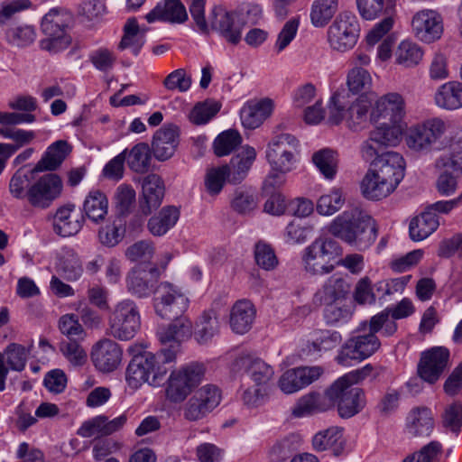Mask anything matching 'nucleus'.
<instances>
[{"label": "nucleus", "instance_id": "f257e3e1", "mask_svg": "<svg viewBox=\"0 0 462 462\" xmlns=\"http://www.w3.org/2000/svg\"><path fill=\"white\" fill-rule=\"evenodd\" d=\"M404 176V160L395 152H385L370 165L361 182L365 198L379 200L394 191Z\"/></svg>", "mask_w": 462, "mask_h": 462}, {"label": "nucleus", "instance_id": "f03ea898", "mask_svg": "<svg viewBox=\"0 0 462 462\" xmlns=\"http://www.w3.org/2000/svg\"><path fill=\"white\" fill-rule=\"evenodd\" d=\"M328 232L358 249L368 248L377 237L375 221L357 208L345 210L334 218Z\"/></svg>", "mask_w": 462, "mask_h": 462}, {"label": "nucleus", "instance_id": "7ed1b4c3", "mask_svg": "<svg viewBox=\"0 0 462 462\" xmlns=\"http://www.w3.org/2000/svg\"><path fill=\"white\" fill-rule=\"evenodd\" d=\"M449 127V122L440 117L425 119L407 128L403 135L405 144L410 151L418 154L442 151L450 143L445 137Z\"/></svg>", "mask_w": 462, "mask_h": 462}, {"label": "nucleus", "instance_id": "20e7f679", "mask_svg": "<svg viewBox=\"0 0 462 462\" xmlns=\"http://www.w3.org/2000/svg\"><path fill=\"white\" fill-rule=\"evenodd\" d=\"M370 108L371 101L365 97L353 99L346 88H341L330 97L328 121L333 125L345 121L348 128L357 131L367 122Z\"/></svg>", "mask_w": 462, "mask_h": 462}, {"label": "nucleus", "instance_id": "39448f33", "mask_svg": "<svg viewBox=\"0 0 462 462\" xmlns=\"http://www.w3.org/2000/svg\"><path fill=\"white\" fill-rule=\"evenodd\" d=\"M343 254L339 243L328 236H319L302 252V264L306 273L311 275H326L335 270L332 263Z\"/></svg>", "mask_w": 462, "mask_h": 462}, {"label": "nucleus", "instance_id": "423d86ee", "mask_svg": "<svg viewBox=\"0 0 462 462\" xmlns=\"http://www.w3.org/2000/svg\"><path fill=\"white\" fill-rule=\"evenodd\" d=\"M206 366L201 363H190L171 372L165 386V397L172 403H180L201 383Z\"/></svg>", "mask_w": 462, "mask_h": 462}, {"label": "nucleus", "instance_id": "0eeeda50", "mask_svg": "<svg viewBox=\"0 0 462 462\" xmlns=\"http://www.w3.org/2000/svg\"><path fill=\"white\" fill-rule=\"evenodd\" d=\"M70 15L58 10L47 13L41 23L44 38L40 42L42 50L51 53H57L67 49L71 43V37L68 32Z\"/></svg>", "mask_w": 462, "mask_h": 462}, {"label": "nucleus", "instance_id": "6e6552de", "mask_svg": "<svg viewBox=\"0 0 462 462\" xmlns=\"http://www.w3.org/2000/svg\"><path fill=\"white\" fill-rule=\"evenodd\" d=\"M300 142L291 134L273 136L267 144L265 156L273 171L287 173L297 162Z\"/></svg>", "mask_w": 462, "mask_h": 462}, {"label": "nucleus", "instance_id": "1a4fd4ad", "mask_svg": "<svg viewBox=\"0 0 462 462\" xmlns=\"http://www.w3.org/2000/svg\"><path fill=\"white\" fill-rule=\"evenodd\" d=\"M380 346L381 343L370 326L364 323L346 341L336 359L342 365H349L351 360L362 361L371 356Z\"/></svg>", "mask_w": 462, "mask_h": 462}, {"label": "nucleus", "instance_id": "9d476101", "mask_svg": "<svg viewBox=\"0 0 462 462\" xmlns=\"http://www.w3.org/2000/svg\"><path fill=\"white\" fill-rule=\"evenodd\" d=\"M141 327V315L137 304L125 299L117 302L109 316L110 335L119 340L132 339Z\"/></svg>", "mask_w": 462, "mask_h": 462}, {"label": "nucleus", "instance_id": "9b49d317", "mask_svg": "<svg viewBox=\"0 0 462 462\" xmlns=\"http://www.w3.org/2000/svg\"><path fill=\"white\" fill-rule=\"evenodd\" d=\"M359 32L356 15L349 12H342L328 26L327 42L333 51L346 52L356 44Z\"/></svg>", "mask_w": 462, "mask_h": 462}, {"label": "nucleus", "instance_id": "f8f14e48", "mask_svg": "<svg viewBox=\"0 0 462 462\" xmlns=\"http://www.w3.org/2000/svg\"><path fill=\"white\" fill-rule=\"evenodd\" d=\"M153 304L157 315L162 319H171L188 309L189 300L176 286L164 282L154 291Z\"/></svg>", "mask_w": 462, "mask_h": 462}, {"label": "nucleus", "instance_id": "ddd939ff", "mask_svg": "<svg viewBox=\"0 0 462 462\" xmlns=\"http://www.w3.org/2000/svg\"><path fill=\"white\" fill-rule=\"evenodd\" d=\"M63 183L59 175L47 173L32 181L28 204L32 208L45 209L62 192Z\"/></svg>", "mask_w": 462, "mask_h": 462}, {"label": "nucleus", "instance_id": "4468645a", "mask_svg": "<svg viewBox=\"0 0 462 462\" xmlns=\"http://www.w3.org/2000/svg\"><path fill=\"white\" fill-rule=\"evenodd\" d=\"M449 351L443 346H436L423 352L418 365V374L429 383H436L448 366Z\"/></svg>", "mask_w": 462, "mask_h": 462}, {"label": "nucleus", "instance_id": "2eb2a0df", "mask_svg": "<svg viewBox=\"0 0 462 462\" xmlns=\"http://www.w3.org/2000/svg\"><path fill=\"white\" fill-rule=\"evenodd\" d=\"M411 29L419 40L430 43L441 37L443 32L442 17L435 10H420L412 17Z\"/></svg>", "mask_w": 462, "mask_h": 462}, {"label": "nucleus", "instance_id": "dca6fc26", "mask_svg": "<svg viewBox=\"0 0 462 462\" xmlns=\"http://www.w3.org/2000/svg\"><path fill=\"white\" fill-rule=\"evenodd\" d=\"M341 342L342 336L338 331L315 329L309 335V338L301 346L300 353L306 358L317 359L324 352L337 348Z\"/></svg>", "mask_w": 462, "mask_h": 462}, {"label": "nucleus", "instance_id": "f3484780", "mask_svg": "<svg viewBox=\"0 0 462 462\" xmlns=\"http://www.w3.org/2000/svg\"><path fill=\"white\" fill-rule=\"evenodd\" d=\"M337 404L341 418L348 419L360 412L365 404V394L361 388L349 387L341 383L335 387V396L331 399V409Z\"/></svg>", "mask_w": 462, "mask_h": 462}, {"label": "nucleus", "instance_id": "a211bd4d", "mask_svg": "<svg viewBox=\"0 0 462 462\" xmlns=\"http://www.w3.org/2000/svg\"><path fill=\"white\" fill-rule=\"evenodd\" d=\"M210 28L216 31L226 42L236 45L242 39L243 26L236 22V13L228 12L221 6H215L210 13Z\"/></svg>", "mask_w": 462, "mask_h": 462}, {"label": "nucleus", "instance_id": "6ab92c4d", "mask_svg": "<svg viewBox=\"0 0 462 462\" xmlns=\"http://www.w3.org/2000/svg\"><path fill=\"white\" fill-rule=\"evenodd\" d=\"M128 420L125 413L112 420L106 415H97L84 421L77 433L83 438L106 437L120 431Z\"/></svg>", "mask_w": 462, "mask_h": 462}, {"label": "nucleus", "instance_id": "aec40b11", "mask_svg": "<svg viewBox=\"0 0 462 462\" xmlns=\"http://www.w3.org/2000/svg\"><path fill=\"white\" fill-rule=\"evenodd\" d=\"M405 115V101L402 95L396 92L387 93L380 97L370 113V121L378 122L380 119H389L398 123Z\"/></svg>", "mask_w": 462, "mask_h": 462}, {"label": "nucleus", "instance_id": "412c9836", "mask_svg": "<svg viewBox=\"0 0 462 462\" xmlns=\"http://www.w3.org/2000/svg\"><path fill=\"white\" fill-rule=\"evenodd\" d=\"M122 356L120 346L111 339L98 341L91 352L95 367L103 373L115 371L121 364Z\"/></svg>", "mask_w": 462, "mask_h": 462}, {"label": "nucleus", "instance_id": "4be33fe9", "mask_svg": "<svg viewBox=\"0 0 462 462\" xmlns=\"http://www.w3.org/2000/svg\"><path fill=\"white\" fill-rule=\"evenodd\" d=\"M234 369L244 370L256 386L266 388L274 374L268 364L247 353H242L236 358Z\"/></svg>", "mask_w": 462, "mask_h": 462}, {"label": "nucleus", "instance_id": "5701e85b", "mask_svg": "<svg viewBox=\"0 0 462 462\" xmlns=\"http://www.w3.org/2000/svg\"><path fill=\"white\" fill-rule=\"evenodd\" d=\"M335 396V386L332 383L324 393L311 392L301 396L294 408L292 415L297 418L306 417L331 409V399Z\"/></svg>", "mask_w": 462, "mask_h": 462}, {"label": "nucleus", "instance_id": "b1692460", "mask_svg": "<svg viewBox=\"0 0 462 462\" xmlns=\"http://www.w3.org/2000/svg\"><path fill=\"white\" fill-rule=\"evenodd\" d=\"M180 142L179 127L168 124L158 129L153 134L152 151L154 157L161 162L171 158Z\"/></svg>", "mask_w": 462, "mask_h": 462}, {"label": "nucleus", "instance_id": "393cba45", "mask_svg": "<svg viewBox=\"0 0 462 462\" xmlns=\"http://www.w3.org/2000/svg\"><path fill=\"white\" fill-rule=\"evenodd\" d=\"M159 276L160 272L156 267L149 270L134 268L126 276V288L135 297L147 298L154 292Z\"/></svg>", "mask_w": 462, "mask_h": 462}, {"label": "nucleus", "instance_id": "a878e982", "mask_svg": "<svg viewBox=\"0 0 462 462\" xmlns=\"http://www.w3.org/2000/svg\"><path fill=\"white\" fill-rule=\"evenodd\" d=\"M164 191V183L159 175L152 173L143 179L140 208L144 216L150 215L161 206Z\"/></svg>", "mask_w": 462, "mask_h": 462}, {"label": "nucleus", "instance_id": "bb28decb", "mask_svg": "<svg viewBox=\"0 0 462 462\" xmlns=\"http://www.w3.org/2000/svg\"><path fill=\"white\" fill-rule=\"evenodd\" d=\"M83 224L84 215L76 208L74 204L59 208L53 217V229L63 237L77 235Z\"/></svg>", "mask_w": 462, "mask_h": 462}, {"label": "nucleus", "instance_id": "cd10ccee", "mask_svg": "<svg viewBox=\"0 0 462 462\" xmlns=\"http://www.w3.org/2000/svg\"><path fill=\"white\" fill-rule=\"evenodd\" d=\"M435 429V417L430 408H412L406 418V430L413 438H429Z\"/></svg>", "mask_w": 462, "mask_h": 462}, {"label": "nucleus", "instance_id": "c85d7f7f", "mask_svg": "<svg viewBox=\"0 0 462 462\" xmlns=\"http://www.w3.org/2000/svg\"><path fill=\"white\" fill-rule=\"evenodd\" d=\"M256 155L254 147L243 146L241 152L234 155L228 164L224 165L227 173V181L231 184L241 183L247 177Z\"/></svg>", "mask_w": 462, "mask_h": 462}, {"label": "nucleus", "instance_id": "c756f323", "mask_svg": "<svg viewBox=\"0 0 462 462\" xmlns=\"http://www.w3.org/2000/svg\"><path fill=\"white\" fill-rule=\"evenodd\" d=\"M144 18L149 23L157 21L182 23L188 19V14L184 5L180 0H162Z\"/></svg>", "mask_w": 462, "mask_h": 462}, {"label": "nucleus", "instance_id": "7c9ffc66", "mask_svg": "<svg viewBox=\"0 0 462 462\" xmlns=\"http://www.w3.org/2000/svg\"><path fill=\"white\" fill-rule=\"evenodd\" d=\"M176 347L162 348L158 353H147L149 368V384L154 387L162 385L171 369V364L176 358Z\"/></svg>", "mask_w": 462, "mask_h": 462}, {"label": "nucleus", "instance_id": "2f4dec72", "mask_svg": "<svg viewBox=\"0 0 462 462\" xmlns=\"http://www.w3.org/2000/svg\"><path fill=\"white\" fill-rule=\"evenodd\" d=\"M273 101L269 98L247 101L240 111L242 125L248 129L259 127L272 114Z\"/></svg>", "mask_w": 462, "mask_h": 462}, {"label": "nucleus", "instance_id": "473e14b6", "mask_svg": "<svg viewBox=\"0 0 462 462\" xmlns=\"http://www.w3.org/2000/svg\"><path fill=\"white\" fill-rule=\"evenodd\" d=\"M255 316V307L249 300H236L229 313V325L232 331L240 335L245 334L252 328Z\"/></svg>", "mask_w": 462, "mask_h": 462}, {"label": "nucleus", "instance_id": "72a5a7b5", "mask_svg": "<svg viewBox=\"0 0 462 462\" xmlns=\"http://www.w3.org/2000/svg\"><path fill=\"white\" fill-rule=\"evenodd\" d=\"M349 291L350 286L345 279L337 275H332L315 292L313 301L319 305L341 302Z\"/></svg>", "mask_w": 462, "mask_h": 462}, {"label": "nucleus", "instance_id": "f704fd0d", "mask_svg": "<svg viewBox=\"0 0 462 462\" xmlns=\"http://www.w3.org/2000/svg\"><path fill=\"white\" fill-rule=\"evenodd\" d=\"M28 354L29 350L16 343L9 344L4 353L0 352V392L5 389V380L8 374V368L5 365V356L10 369L21 372L25 367Z\"/></svg>", "mask_w": 462, "mask_h": 462}, {"label": "nucleus", "instance_id": "c9c22d12", "mask_svg": "<svg viewBox=\"0 0 462 462\" xmlns=\"http://www.w3.org/2000/svg\"><path fill=\"white\" fill-rule=\"evenodd\" d=\"M173 320L167 327L161 328L157 336L162 344L171 342L180 343L189 338L192 333V322L190 319L181 314L172 318Z\"/></svg>", "mask_w": 462, "mask_h": 462}, {"label": "nucleus", "instance_id": "e433bc0d", "mask_svg": "<svg viewBox=\"0 0 462 462\" xmlns=\"http://www.w3.org/2000/svg\"><path fill=\"white\" fill-rule=\"evenodd\" d=\"M220 322L215 311L205 310L195 322L193 337L199 345H208L219 334Z\"/></svg>", "mask_w": 462, "mask_h": 462}, {"label": "nucleus", "instance_id": "4c0bfd02", "mask_svg": "<svg viewBox=\"0 0 462 462\" xmlns=\"http://www.w3.org/2000/svg\"><path fill=\"white\" fill-rule=\"evenodd\" d=\"M346 441L343 437V430L338 427H330L326 430L317 433L312 445L317 451L331 450L335 456L342 454Z\"/></svg>", "mask_w": 462, "mask_h": 462}, {"label": "nucleus", "instance_id": "58836bf2", "mask_svg": "<svg viewBox=\"0 0 462 462\" xmlns=\"http://www.w3.org/2000/svg\"><path fill=\"white\" fill-rule=\"evenodd\" d=\"M435 104L446 110L462 107V83L448 81L439 86L434 95Z\"/></svg>", "mask_w": 462, "mask_h": 462}, {"label": "nucleus", "instance_id": "ea45409f", "mask_svg": "<svg viewBox=\"0 0 462 462\" xmlns=\"http://www.w3.org/2000/svg\"><path fill=\"white\" fill-rule=\"evenodd\" d=\"M69 152L70 147L68 142L64 140L56 141L47 148L32 171L39 172L56 170Z\"/></svg>", "mask_w": 462, "mask_h": 462}, {"label": "nucleus", "instance_id": "a19ab883", "mask_svg": "<svg viewBox=\"0 0 462 462\" xmlns=\"http://www.w3.org/2000/svg\"><path fill=\"white\" fill-rule=\"evenodd\" d=\"M147 28H141L136 18H129L124 26V35L118 44V50L129 49L134 55H138L145 43Z\"/></svg>", "mask_w": 462, "mask_h": 462}, {"label": "nucleus", "instance_id": "79ce46f5", "mask_svg": "<svg viewBox=\"0 0 462 462\" xmlns=\"http://www.w3.org/2000/svg\"><path fill=\"white\" fill-rule=\"evenodd\" d=\"M83 212L93 223L103 222L108 213V199L104 192L92 189L83 202Z\"/></svg>", "mask_w": 462, "mask_h": 462}, {"label": "nucleus", "instance_id": "37998d69", "mask_svg": "<svg viewBox=\"0 0 462 462\" xmlns=\"http://www.w3.org/2000/svg\"><path fill=\"white\" fill-rule=\"evenodd\" d=\"M2 32L5 42L19 49L32 45L37 38L35 27L26 23L7 26Z\"/></svg>", "mask_w": 462, "mask_h": 462}, {"label": "nucleus", "instance_id": "c03bdc74", "mask_svg": "<svg viewBox=\"0 0 462 462\" xmlns=\"http://www.w3.org/2000/svg\"><path fill=\"white\" fill-rule=\"evenodd\" d=\"M439 226L438 215L426 209L411 219L409 226L410 236L413 241H422L434 233Z\"/></svg>", "mask_w": 462, "mask_h": 462}, {"label": "nucleus", "instance_id": "a18cd8bd", "mask_svg": "<svg viewBox=\"0 0 462 462\" xmlns=\"http://www.w3.org/2000/svg\"><path fill=\"white\" fill-rule=\"evenodd\" d=\"M179 217L180 212L175 207H164L149 219L147 228L152 236H162L176 225Z\"/></svg>", "mask_w": 462, "mask_h": 462}, {"label": "nucleus", "instance_id": "49530a36", "mask_svg": "<svg viewBox=\"0 0 462 462\" xmlns=\"http://www.w3.org/2000/svg\"><path fill=\"white\" fill-rule=\"evenodd\" d=\"M338 10V0H314L310 6V20L315 28H324Z\"/></svg>", "mask_w": 462, "mask_h": 462}, {"label": "nucleus", "instance_id": "de8ad7c7", "mask_svg": "<svg viewBox=\"0 0 462 462\" xmlns=\"http://www.w3.org/2000/svg\"><path fill=\"white\" fill-rule=\"evenodd\" d=\"M147 353L144 356L132 358L126 368L125 379L128 386L139 388L143 383H149V368H151Z\"/></svg>", "mask_w": 462, "mask_h": 462}, {"label": "nucleus", "instance_id": "09e8293b", "mask_svg": "<svg viewBox=\"0 0 462 462\" xmlns=\"http://www.w3.org/2000/svg\"><path fill=\"white\" fill-rule=\"evenodd\" d=\"M357 9L365 20H374L383 14L394 12L396 0H356Z\"/></svg>", "mask_w": 462, "mask_h": 462}, {"label": "nucleus", "instance_id": "8fccbe9b", "mask_svg": "<svg viewBox=\"0 0 462 462\" xmlns=\"http://www.w3.org/2000/svg\"><path fill=\"white\" fill-rule=\"evenodd\" d=\"M347 89L353 97L354 95L363 94L369 91L373 86L371 74L365 69L355 66L348 70L346 80Z\"/></svg>", "mask_w": 462, "mask_h": 462}, {"label": "nucleus", "instance_id": "3c124183", "mask_svg": "<svg viewBox=\"0 0 462 462\" xmlns=\"http://www.w3.org/2000/svg\"><path fill=\"white\" fill-rule=\"evenodd\" d=\"M126 162L129 168L137 173L148 171L151 162V148L145 143L135 144L126 152Z\"/></svg>", "mask_w": 462, "mask_h": 462}, {"label": "nucleus", "instance_id": "603ef678", "mask_svg": "<svg viewBox=\"0 0 462 462\" xmlns=\"http://www.w3.org/2000/svg\"><path fill=\"white\" fill-rule=\"evenodd\" d=\"M422 57V49L417 43L409 40L402 41L395 51L396 62L406 68L418 65Z\"/></svg>", "mask_w": 462, "mask_h": 462}, {"label": "nucleus", "instance_id": "864d4df0", "mask_svg": "<svg viewBox=\"0 0 462 462\" xmlns=\"http://www.w3.org/2000/svg\"><path fill=\"white\" fill-rule=\"evenodd\" d=\"M0 135L14 142V143H4V147L12 155L20 148L30 144L36 137L34 131L12 127H0Z\"/></svg>", "mask_w": 462, "mask_h": 462}, {"label": "nucleus", "instance_id": "5fc2aeb1", "mask_svg": "<svg viewBox=\"0 0 462 462\" xmlns=\"http://www.w3.org/2000/svg\"><path fill=\"white\" fill-rule=\"evenodd\" d=\"M257 194L250 189L238 188L231 199V208L238 214H250L258 206Z\"/></svg>", "mask_w": 462, "mask_h": 462}, {"label": "nucleus", "instance_id": "6e6d98bb", "mask_svg": "<svg viewBox=\"0 0 462 462\" xmlns=\"http://www.w3.org/2000/svg\"><path fill=\"white\" fill-rule=\"evenodd\" d=\"M59 272L69 282L79 280L83 273L79 256L73 251H66L60 260Z\"/></svg>", "mask_w": 462, "mask_h": 462}, {"label": "nucleus", "instance_id": "4d7b16f0", "mask_svg": "<svg viewBox=\"0 0 462 462\" xmlns=\"http://www.w3.org/2000/svg\"><path fill=\"white\" fill-rule=\"evenodd\" d=\"M312 162L326 179H333L337 173V153L330 149L319 150L312 155Z\"/></svg>", "mask_w": 462, "mask_h": 462}, {"label": "nucleus", "instance_id": "13d9d810", "mask_svg": "<svg viewBox=\"0 0 462 462\" xmlns=\"http://www.w3.org/2000/svg\"><path fill=\"white\" fill-rule=\"evenodd\" d=\"M32 184L31 174L18 170L9 181V192L14 199L28 202Z\"/></svg>", "mask_w": 462, "mask_h": 462}, {"label": "nucleus", "instance_id": "bf43d9fd", "mask_svg": "<svg viewBox=\"0 0 462 462\" xmlns=\"http://www.w3.org/2000/svg\"><path fill=\"white\" fill-rule=\"evenodd\" d=\"M242 143V137L236 130L229 129L219 134L213 143L214 152L218 157L231 153Z\"/></svg>", "mask_w": 462, "mask_h": 462}, {"label": "nucleus", "instance_id": "052dcab7", "mask_svg": "<svg viewBox=\"0 0 462 462\" xmlns=\"http://www.w3.org/2000/svg\"><path fill=\"white\" fill-rule=\"evenodd\" d=\"M371 134L382 146H395L402 139V129L397 123L383 124L373 130Z\"/></svg>", "mask_w": 462, "mask_h": 462}, {"label": "nucleus", "instance_id": "680f3d73", "mask_svg": "<svg viewBox=\"0 0 462 462\" xmlns=\"http://www.w3.org/2000/svg\"><path fill=\"white\" fill-rule=\"evenodd\" d=\"M125 236V227L120 219L108 223L98 230V241L106 247H114L118 245Z\"/></svg>", "mask_w": 462, "mask_h": 462}, {"label": "nucleus", "instance_id": "e2e57ef3", "mask_svg": "<svg viewBox=\"0 0 462 462\" xmlns=\"http://www.w3.org/2000/svg\"><path fill=\"white\" fill-rule=\"evenodd\" d=\"M344 201L341 190L333 189L318 199L317 211L322 216H331L343 207Z\"/></svg>", "mask_w": 462, "mask_h": 462}, {"label": "nucleus", "instance_id": "0e129e2a", "mask_svg": "<svg viewBox=\"0 0 462 462\" xmlns=\"http://www.w3.org/2000/svg\"><path fill=\"white\" fill-rule=\"evenodd\" d=\"M60 350L74 366H81L87 362V353L78 340L67 339L61 341Z\"/></svg>", "mask_w": 462, "mask_h": 462}, {"label": "nucleus", "instance_id": "69168bd1", "mask_svg": "<svg viewBox=\"0 0 462 462\" xmlns=\"http://www.w3.org/2000/svg\"><path fill=\"white\" fill-rule=\"evenodd\" d=\"M441 424L444 428L458 433L462 427V402H454L448 405L442 415Z\"/></svg>", "mask_w": 462, "mask_h": 462}, {"label": "nucleus", "instance_id": "338daca9", "mask_svg": "<svg viewBox=\"0 0 462 462\" xmlns=\"http://www.w3.org/2000/svg\"><path fill=\"white\" fill-rule=\"evenodd\" d=\"M339 302L326 303L324 319L328 325L336 326L347 322L352 317V311L346 305H339Z\"/></svg>", "mask_w": 462, "mask_h": 462}, {"label": "nucleus", "instance_id": "774afa93", "mask_svg": "<svg viewBox=\"0 0 462 462\" xmlns=\"http://www.w3.org/2000/svg\"><path fill=\"white\" fill-rule=\"evenodd\" d=\"M89 60L97 70L108 72L116 64V55L113 51L101 47L89 54Z\"/></svg>", "mask_w": 462, "mask_h": 462}]
</instances>
